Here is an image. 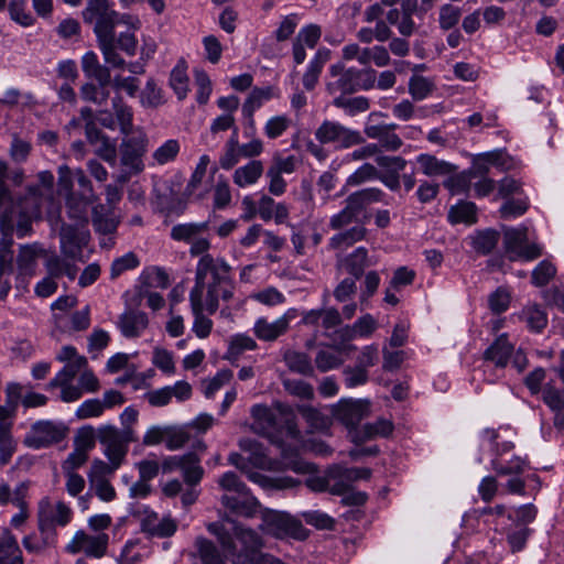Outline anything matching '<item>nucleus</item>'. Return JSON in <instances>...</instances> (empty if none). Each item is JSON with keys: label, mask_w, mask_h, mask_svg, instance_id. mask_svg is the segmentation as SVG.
<instances>
[{"label": "nucleus", "mask_w": 564, "mask_h": 564, "mask_svg": "<svg viewBox=\"0 0 564 564\" xmlns=\"http://www.w3.org/2000/svg\"><path fill=\"white\" fill-rule=\"evenodd\" d=\"M378 173L379 170L375 165L365 163L347 177L346 186H358L365 182L377 180Z\"/></svg>", "instance_id": "obj_62"}, {"label": "nucleus", "mask_w": 564, "mask_h": 564, "mask_svg": "<svg viewBox=\"0 0 564 564\" xmlns=\"http://www.w3.org/2000/svg\"><path fill=\"white\" fill-rule=\"evenodd\" d=\"M42 200V192L39 186H29L26 195L21 198L18 204L13 202L14 209L12 217L7 219L0 217V219L2 221H12L14 215L17 213L20 214L23 219L19 221L17 226V236L24 238L31 231L30 220L39 217L41 214Z\"/></svg>", "instance_id": "obj_9"}, {"label": "nucleus", "mask_w": 564, "mask_h": 564, "mask_svg": "<svg viewBox=\"0 0 564 564\" xmlns=\"http://www.w3.org/2000/svg\"><path fill=\"white\" fill-rule=\"evenodd\" d=\"M208 230V221L178 224L171 229V238L175 241L191 243L195 238Z\"/></svg>", "instance_id": "obj_40"}, {"label": "nucleus", "mask_w": 564, "mask_h": 564, "mask_svg": "<svg viewBox=\"0 0 564 564\" xmlns=\"http://www.w3.org/2000/svg\"><path fill=\"white\" fill-rule=\"evenodd\" d=\"M433 90V82L424 76L414 75L409 80V93L414 100L425 99Z\"/></svg>", "instance_id": "obj_57"}, {"label": "nucleus", "mask_w": 564, "mask_h": 564, "mask_svg": "<svg viewBox=\"0 0 564 564\" xmlns=\"http://www.w3.org/2000/svg\"><path fill=\"white\" fill-rule=\"evenodd\" d=\"M448 220L452 224H475L477 220V207L473 202L460 200L448 210Z\"/></svg>", "instance_id": "obj_41"}, {"label": "nucleus", "mask_w": 564, "mask_h": 564, "mask_svg": "<svg viewBox=\"0 0 564 564\" xmlns=\"http://www.w3.org/2000/svg\"><path fill=\"white\" fill-rule=\"evenodd\" d=\"M520 321L524 322L530 330L540 333L547 325V316L538 304H529L519 313Z\"/></svg>", "instance_id": "obj_37"}, {"label": "nucleus", "mask_w": 564, "mask_h": 564, "mask_svg": "<svg viewBox=\"0 0 564 564\" xmlns=\"http://www.w3.org/2000/svg\"><path fill=\"white\" fill-rule=\"evenodd\" d=\"M481 446L487 445L491 451L494 457L500 458L507 453H510L514 448V444L511 441L502 440L499 430L485 429L481 434Z\"/></svg>", "instance_id": "obj_32"}, {"label": "nucleus", "mask_w": 564, "mask_h": 564, "mask_svg": "<svg viewBox=\"0 0 564 564\" xmlns=\"http://www.w3.org/2000/svg\"><path fill=\"white\" fill-rule=\"evenodd\" d=\"M82 14L85 23L94 24L93 30L102 56L115 62H118V58L111 48L112 29L118 24H126L133 31L140 28L138 18L115 11L107 0H88Z\"/></svg>", "instance_id": "obj_2"}, {"label": "nucleus", "mask_w": 564, "mask_h": 564, "mask_svg": "<svg viewBox=\"0 0 564 564\" xmlns=\"http://www.w3.org/2000/svg\"><path fill=\"white\" fill-rule=\"evenodd\" d=\"M180 152V143L177 140L170 139L153 152L154 161L160 164H166L173 161Z\"/></svg>", "instance_id": "obj_63"}, {"label": "nucleus", "mask_w": 564, "mask_h": 564, "mask_svg": "<svg viewBox=\"0 0 564 564\" xmlns=\"http://www.w3.org/2000/svg\"><path fill=\"white\" fill-rule=\"evenodd\" d=\"M86 226L83 224L62 226L59 232L61 250L66 258L75 260L82 256L83 248L89 240V232Z\"/></svg>", "instance_id": "obj_11"}, {"label": "nucleus", "mask_w": 564, "mask_h": 564, "mask_svg": "<svg viewBox=\"0 0 564 564\" xmlns=\"http://www.w3.org/2000/svg\"><path fill=\"white\" fill-rule=\"evenodd\" d=\"M397 128L395 123L366 124L364 132L369 139L378 141L380 152H395L403 145L402 139L394 132Z\"/></svg>", "instance_id": "obj_16"}, {"label": "nucleus", "mask_w": 564, "mask_h": 564, "mask_svg": "<svg viewBox=\"0 0 564 564\" xmlns=\"http://www.w3.org/2000/svg\"><path fill=\"white\" fill-rule=\"evenodd\" d=\"M555 265L549 260H543L532 271L531 282L533 285L542 288L549 284V282L555 276Z\"/></svg>", "instance_id": "obj_59"}, {"label": "nucleus", "mask_w": 564, "mask_h": 564, "mask_svg": "<svg viewBox=\"0 0 564 564\" xmlns=\"http://www.w3.org/2000/svg\"><path fill=\"white\" fill-rule=\"evenodd\" d=\"M544 403L553 411L560 412L564 409V392L547 383L542 391Z\"/></svg>", "instance_id": "obj_64"}, {"label": "nucleus", "mask_w": 564, "mask_h": 564, "mask_svg": "<svg viewBox=\"0 0 564 564\" xmlns=\"http://www.w3.org/2000/svg\"><path fill=\"white\" fill-rule=\"evenodd\" d=\"M112 108L120 132L124 135L132 134L134 132L132 109L122 100L121 96H116L112 99Z\"/></svg>", "instance_id": "obj_45"}, {"label": "nucleus", "mask_w": 564, "mask_h": 564, "mask_svg": "<svg viewBox=\"0 0 564 564\" xmlns=\"http://www.w3.org/2000/svg\"><path fill=\"white\" fill-rule=\"evenodd\" d=\"M315 139L322 144H336L337 149H348L365 143V139L359 131L330 120L323 121L316 129Z\"/></svg>", "instance_id": "obj_8"}, {"label": "nucleus", "mask_w": 564, "mask_h": 564, "mask_svg": "<svg viewBox=\"0 0 564 564\" xmlns=\"http://www.w3.org/2000/svg\"><path fill=\"white\" fill-rule=\"evenodd\" d=\"M111 48L113 53L116 54L117 61H112L110 58L107 59L106 56H104L105 62L110 65L113 68L124 69L127 62L126 59L119 54L118 51L123 52L127 56L132 57L137 54L138 51V39L133 31H126L120 32L119 34H116L115 29H112V39H111Z\"/></svg>", "instance_id": "obj_18"}, {"label": "nucleus", "mask_w": 564, "mask_h": 564, "mask_svg": "<svg viewBox=\"0 0 564 564\" xmlns=\"http://www.w3.org/2000/svg\"><path fill=\"white\" fill-rule=\"evenodd\" d=\"M109 536L106 533L89 535L85 531H77L66 550L72 554L84 552L87 556L100 558L106 554Z\"/></svg>", "instance_id": "obj_12"}, {"label": "nucleus", "mask_w": 564, "mask_h": 564, "mask_svg": "<svg viewBox=\"0 0 564 564\" xmlns=\"http://www.w3.org/2000/svg\"><path fill=\"white\" fill-rule=\"evenodd\" d=\"M102 205L93 208L91 221L95 230L101 235H112L116 232L119 220L110 213H104Z\"/></svg>", "instance_id": "obj_44"}, {"label": "nucleus", "mask_w": 564, "mask_h": 564, "mask_svg": "<svg viewBox=\"0 0 564 564\" xmlns=\"http://www.w3.org/2000/svg\"><path fill=\"white\" fill-rule=\"evenodd\" d=\"M85 134L89 144L94 147V153L110 166H116L118 160L116 140L105 134L96 123H89L85 129Z\"/></svg>", "instance_id": "obj_15"}, {"label": "nucleus", "mask_w": 564, "mask_h": 564, "mask_svg": "<svg viewBox=\"0 0 564 564\" xmlns=\"http://www.w3.org/2000/svg\"><path fill=\"white\" fill-rule=\"evenodd\" d=\"M0 564H24L18 541L9 531L0 540Z\"/></svg>", "instance_id": "obj_36"}, {"label": "nucleus", "mask_w": 564, "mask_h": 564, "mask_svg": "<svg viewBox=\"0 0 564 564\" xmlns=\"http://www.w3.org/2000/svg\"><path fill=\"white\" fill-rule=\"evenodd\" d=\"M264 166L260 160H251L235 170L232 175L234 183L239 187L253 185L262 176Z\"/></svg>", "instance_id": "obj_31"}, {"label": "nucleus", "mask_w": 564, "mask_h": 564, "mask_svg": "<svg viewBox=\"0 0 564 564\" xmlns=\"http://www.w3.org/2000/svg\"><path fill=\"white\" fill-rule=\"evenodd\" d=\"M386 194L377 187H367L351 193L346 198V206L357 216L370 204L382 202Z\"/></svg>", "instance_id": "obj_24"}, {"label": "nucleus", "mask_w": 564, "mask_h": 564, "mask_svg": "<svg viewBox=\"0 0 564 564\" xmlns=\"http://www.w3.org/2000/svg\"><path fill=\"white\" fill-rule=\"evenodd\" d=\"M253 419L252 430L263 436L270 437L276 425L274 412L267 405L256 404L251 408Z\"/></svg>", "instance_id": "obj_25"}, {"label": "nucleus", "mask_w": 564, "mask_h": 564, "mask_svg": "<svg viewBox=\"0 0 564 564\" xmlns=\"http://www.w3.org/2000/svg\"><path fill=\"white\" fill-rule=\"evenodd\" d=\"M274 97V88L272 86L254 87L242 105V115L253 124V113L263 102Z\"/></svg>", "instance_id": "obj_30"}, {"label": "nucleus", "mask_w": 564, "mask_h": 564, "mask_svg": "<svg viewBox=\"0 0 564 564\" xmlns=\"http://www.w3.org/2000/svg\"><path fill=\"white\" fill-rule=\"evenodd\" d=\"M248 478L264 489L285 490L297 487L301 484L300 480L290 476L269 477L257 471L249 473Z\"/></svg>", "instance_id": "obj_34"}, {"label": "nucleus", "mask_w": 564, "mask_h": 564, "mask_svg": "<svg viewBox=\"0 0 564 564\" xmlns=\"http://www.w3.org/2000/svg\"><path fill=\"white\" fill-rule=\"evenodd\" d=\"M416 162L422 173L430 177L449 175L456 170L454 164L427 153L417 155Z\"/></svg>", "instance_id": "obj_28"}, {"label": "nucleus", "mask_w": 564, "mask_h": 564, "mask_svg": "<svg viewBox=\"0 0 564 564\" xmlns=\"http://www.w3.org/2000/svg\"><path fill=\"white\" fill-rule=\"evenodd\" d=\"M372 264L373 262L365 247H357L350 253L337 257V268L355 279H360L365 274L366 269Z\"/></svg>", "instance_id": "obj_22"}, {"label": "nucleus", "mask_w": 564, "mask_h": 564, "mask_svg": "<svg viewBox=\"0 0 564 564\" xmlns=\"http://www.w3.org/2000/svg\"><path fill=\"white\" fill-rule=\"evenodd\" d=\"M296 411L302 415V417L310 424L312 429L324 430L328 426L327 416L312 405H297Z\"/></svg>", "instance_id": "obj_55"}, {"label": "nucleus", "mask_w": 564, "mask_h": 564, "mask_svg": "<svg viewBox=\"0 0 564 564\" xmlns=\"http://www.w3.org/2000/svg\"><path fill=\"white\" fill-rule=\"evenodd\" d=\"M149 139L144 131L135 130L132 134L126 135L118 148L120 165L122 167L118 181L128 182L131 176L144 171L143 156L148 152Z\"/></svg>", "instance_id": "obj_5"}, {"label": "nucleus", "mask_w": 564, "mask_h": 564, "mask_svg": "<svg viewBox=\"0 0 564 564\" xmlns=\"http://www.w3.org/2000/svg\"><path fill=\"white\" fill-rule=\"evenodd\" d=\"M218 485L225 491L220 499L225 508L246 517H252L257 512V498L236 473H225L219 477Z\"/></svg>", "instance_id": "obj_4"}, {"label": "nucleus", "mask_w": 564, "mask_h": 564, "mask_svg": "<svg viewBox=\"0 0 564 564\" xmlns=\"http://www.w3.org/2000/svg\"><path fill=\"white\" fill-rule=\"evenodd\" d=\"M283 388L285 391L302 400H311L314 398L313 386L300 379H283Z\"/></svg>", "instance_id": "obj_60"}, {"label": "nucleus", "mask_w": 564, "mask_h": 564, "mask_svg": "<svg viewBox=\"0 0 564 564\" xmlns=\"http://www.w3.org/2000/svg\"><path fill=\"white\" fill-rule=\"evenodd\" d=\"M328 51L319 50L308 63L307 69L303 75V86L306 90H313L315 88L324 64L328 59Z\"/></svg>", "instance_id": "obj_39"}, {"label": "nucleus", "mask_w": 564, "mask_h": 564, "mask_svg": "<svg viewBox=\"0 0 564 564\" xmlns=\"http://www.w3.org/2000/svg\"><path fill=\"white\" fill-rule=\"evenodd\" d=\"M95 196H88L78 193H69L66 196V208L69 218L77 224H88V207L94 203Z\"/></svg>", "instance_id": "obj_26"}, {"label": "nucleus", "mask_w": 564, "mask_h": 564, "mask_svg": "<svg viewBox=\"0 0 564 564\" xmlns=\"http://www.w3.org/2000/svg\"><path fill=\"white\" fill-rule=\"evenodd\" d=\"M97 438L104 446L108 460L120 467L129 449V444L137 442L133 429H117L113 425H102L97 430Z\"/></svg>", "instance_id": "obj_6"}, {"label": "nucleus", "mask_w": 564, "mask_h": 564, "mask_svg": "<svg viewBox=\"0 0 564 564\" xmlns=\"http://www.w3.org/2000/svg\"><path fill=\"white\" fill-rule=\"evenodd\" d=\"M370 402L368 400L343 399L334 408V417L348 429L356 427L368 416Z\"/></svg>", "instance_id": "obj_14"}, {"label": "nucleus", "mask_w": 564, "mask_h": 564, "mask_svg": "<svg viewBox=\"0 0 564 564\" xmlns=\"http://www.w3.org/2000/svg\"><path fill=\"white\" fill-rule=\"evenodd\" d=\"M184 481L189 487L198 485L204 476V469L200 466V458L197 454L189 452L185 454V460L181 469Z\"/></svg>", "instance_id": "obj_42"}, {"label": "nucleus", "mask_w": 564, "mask_h": 564, "mask_svg": "<svg viewBox=\"0 0 564 564\" xmlns=\"http://www.w3.org/2000/svg\"><path fill=\"white\" fill-rule=\"evenodd\" d=\"M283 468L293 470L296 474H312L315 471V466L301 459L296 451L282 447Z\"/></svg>", "instance_id": "obj_49"}, {"label": "nucleus", "mask_w": 564, "mask_h": 564, "mask_svg": "<svg viewBox=\"0 0 564 564\" xmlns=\"http://www.w3.org/2000/svg\"><path fill=\"white\" fill-rule=\"evenodd\" d=\"M117 326L126 338L140 337L149 326L147 313L128 308L119 315Z\"/></svg>", "instance_id": "obj_21"}, {"label": "nucleus", "mask_w": 564, "mask_h": 564, "mask_svg": "<svg viewBox=\"0 0 564 564\" xmlns=\"http://www.w3.org/2000/svg\"><path fill=\"white\" fill-rule=\"evenodd\" d=\"M490 465L498 476L520 475L529 468V462L520 456H513L507 463L500 458H492Z\"/></svg>", "instance_id": "obj_43"}, {"label": "nucleus", "mask_w": 564, "mask_h": 564, "mask_svg": "<svg viewBox=\"0 0 564 564\" xmlns=\"http://www.w3.org/2000/svg\"><path fill=\"white\" fill-rule=\"evenodd\" d=\"M203 564H226L217 546L205 538H197L195 542Z\"/></svg>", "instance_id": "obj_52"}, {"label": "nucleus", "mask_w": 564, "mask_h": 564, "mask_svg": "<svg viewBox=\"0 0 564 564\" xmlns=\"http://www.w3.org/2000/svg\"><path fill=\"white\" fill-rule=\"evenodd\" d=\"M503 247L510 261H532L542 254V248L538 243L529 242L528 228H505Z\"/></svg>", "instance_id": "obj_7"}, {"label": "nucleus", "mask_w": 564, "mask_h": 564, "mask_svg": "<svg viewBox=\"0 0 564 564\" xmlns=\"http://www.w3.org/2000/svg\"><path fill=\"white\" fill-rule=\"evenodd\" d=\"M73 512L63 501L53 506L47 498L41 500L37 511V524L42 535L54 536L55 528L65 527L72 520Z\"/></svg>", "instance_id": "obj_10"}, {"label": "nucleus", "mask_w": 564, "mask_h": 564, "mask_svg": "<svg viewBox=\"0 0 564 564\" xmlns=\"http://www.w3.org/2000/svg\"><path fill=\"white\" fill-rule=\"evenodd\" d=\"M334 106L343 108L349 116H355L358 112H365L370 108V102L367 97L358 96L354 98H345L338 96L334 99Z\"/></svg>", "instance_id": "obj_54"}, {"label": "nucleus", "mask_w": 564, "mask_h": 564, "mask_svg": "<svg viewBox=\"0 0 564 564\" xmlns=\"http://www.w3.org/2000/svg\"><path fill=\"white\" fill-rule=\"evenodd\" d=\"M300 523L289 514L279 511H267L261 524L262 531L276 538L294 535Z\"/></svg>", "instance_id": "obj_19"}, {"label": "nucleus", "mask_w": 564, "mask_h": 564, "mask_svg": "<svg viewBox=\"0 0 564 564\" xmlns=\"http://www.w3.org/2000/svg\"><path fill=\"white\" fill-rule=\"evenodd\" d=\"M231 267L224 258H214L207 253L200 257L195 270V284L189 295L203 299L206 289V311L216 313L219 299L229 301L234 294V283L230 276Z\"/></svg>", "instance_id": "obj_1"}, {"label": "nucleus", "mask_w": 564, "mask_h": 564, "mask_svg": "<svg viewBox=\"0 0 564 564\" xmlns=\"http://www.w3.org/2000/svg\"><path fill=\"white\" fill-rule=\"evenodd\" d=\"M64 437L65 430L63 426L52 421H37L26 435L25 444L33 448H43L61 442Z\"/></svg>", "instance_id": "obj_13"}, {"label": "nucleus", "mask_w": 564, "mask_h": 564, "mask_svg": "<svg viewBox=\"0 0 564 564\" xmlns=\"http://www.w3.org/2000/svg\"><path fill=\"white\" fill-rule=\"evenodd\" d=\"M189 302L193 315L195 317L193 332L197 337L206 338L210 334L213 327V322L203 314L206 305L204 306L203 299L197 296L195 297L193 295H189Z\"/></svg>", "instance_id": "obj_35"}, {"label": "nucleus", "mask_w": 564, "mask_h": 564, "mask_svg": "<svg viewBox=\"0 0 564 564\" xmlns=\"http://www.w3.org/2000/svg\"><path fill=\"white\" fill-rule=\"evenodd\" d=\"M6 173L7 164L0 161V217L4 219L11 218L14 209L13 199L4 185Z\"/></svg>", "instance_id": "obj_56"}, {"label": "nucleus", "mask_w": 564, "mask_h": 564, "mask_svg": "<svg viewBox=\"0 0 564 564\" xmlns=\"http://www.w3.org/2000/svg\"><path fill=\"white\" fill-rule=\"evenodd\" d=\"M43 252L39 243L21 246L17 258L19 273L26 276L33 275L37 267V259Z\"/></svg>", "instance_id": "obj_29"}, {"label": "nucleus", "mask_w": 564, "mask_h": 564, "mask_svg": "<svg viewBox=\"0 0 564 564\" xmlns=\"http://www.w3.org/2000/svg\"><path fill=\"white\" fill-rule=\"evenodd\" d=\"M292 120L286 115L271 117L264 124V134L269 139L281 137L290 127Z\"/></svg>", "instance_id": "obj_61"}, {"label": "nucleus", "mask_w": 564, "mask_h": 564, "mask_svg": "<svg viewBox=\"0 0 564 564\" xmlns=\"http://www.w3.org/2000/svg\"><path fill=\"white\" fill-rule=\"evenodd\" d=\"M87 366L86 358H77L75 362L66 364L56 376L50 380L46 384V390H52L57 388L58 386H65L66 383H72L77 373Z\"/></svg>", "instance_id": "obj_38"}, {"label": "nucleus", "mask_w": 564, "mask_h": 564, "mask_svg": "<svg viewBox=\"0 0 564 564\" xmlns=\"http://www.w3.org/2000/svg\"><path fill=\"white\" fill-rule=\"evenodd\" d=\"M367 229L362 225L352 226L330 237L328 247L334 250H344L365 239Z\"/></svg>", "instance_id": "obj_33"}, {"label": "nucleus", "mask_w": 564, "mask_h": 564, "mask_svg": "<svg viewBox=\"0 0 564 564\" xmlns=\"http://www.w3.org/2000/svg\"><path fill=\"white\" fill-rule=\"evenodd\" d=\"M140 102L144 108H158L165 102L163 90L153 78H149L142 89Z\"/></svg>", "instance_id": "obj_48"}, {"label": "nucleus", "mask_w": 564, "mask_h": 564, "mask_svg": "<svg viewBox=\"0 0 564 564\" xmlns=\"http://www.w3.org/2000/svg\"><path fill=\"white\" fill-rule=\"evenodd\" d=\"M141 530L152 538H170L176 532L177 522L171 516L160 518L156 512L145 509L141 519Z\"/></svg>", "instance_id": "obj_17"}, {"label": "nucleus", "mask_w": 564, "mask_h": 564, "mask_svg": "<svg viewBox=\"0 0 564 564\" xmlns=\"http://www.w3.org/2000/svg\"><path fill=\"white\" fill-rule=\"evenodd\" d=\"M82 69L87 77L95 78L98 84L109 85L111 80L110 70L99 63L95 52H86L82 57Z\"/></svg>", "instance_id": "obj_27"}, {"label": "nucleus", "mask_w": 564, "mask_h": 564, "mask_svg": "<svg viewBox=\"0 0 564 564\" xmlns=\"http://www.w3.org/2000/svg\"><path fill=\"white\" fill-rule=\"evenodd\" d=\"M377 327L376 319L370 315L366 314L359 317L352 325V327H345L341 330V336L346 339H352L356 336L368 337L373 333Z\"/></svg>", "instance_id": "obj_47"}, {"label": "nucleus", "mask_w": 564, "mask_h": 564, "mask_svg": "<svg viewBox=\"0 0 564 564\" xmlns=\"http://www.w3.org/2000/svg\"><path fill=\"white\" fill-rule=\"evenodd\" d=\"M294 317L295 313L293 310L288 311L284 315L273 322H269L267 318L260 317L254 323V334L261 340L273 341L286 333L290 322Z\"/></svg>", "instance_id": "obj_20"}, {"label": "nucleus", "mask_w": 564, "mask_h": 564, "mask_svg": "<svg viewBox=\"0 0 564 564\" xmlns=\"http://www.w3.org/2000/svg\"><path fill=\"white\" fill-rule=\"evenodd\" d=\"M513 345L507 334L500 335L484 352V359L491 361L498 368H505L513 354Z\"/></svg>", "instance_id": "obj_23"}, {"label": "nucleus", "mask_w": 564, "mask_h": 564, "mask_svg": "<svg viewBox=\"0 0 564 564\" xmlns=\"http://www.w3.org/2000/svg\"><path fill=\"white\" fill-rule=\"evenodd\" d=\"M283 359L291 371L303 376L314 375V368L307 354L289 350L284 354Z\"/></svg>", "instance_id": "obj_46"}, {"label": "nucleus", "mask_w": 564, "mask_h": 564, "mask_svg": "<svg viewBox=\"0 0 564 564\" xmlns=\"http://www.w3.org/2000/svg\"><path fill=\"white\" fill-rule=\"evenodd\" d=\"M393 423L387 419H378L375 423L364 425L360 435H357L359 442H364L377 436L387 437L393 432Z\"/></svg>", "instance_id": "obj_51"}, {"label": "nucleus", "mask_w": 564, "mask_h": 564, "mask_svg": "<svg viewBox=\"0 0 564 564\" xmlns=\"http://www.w3.org/2000/svg\"><path fill=\"white\" fill-rule=\"evenodd\" d=\"M139 264L140 260L138 256L132 251L127 252L112 261L110 267V279L115 280L123 272L135 269Z\"/></svg>", "instance_id": "obj_58"}, {"label": "nucleus", "mask_w": 564, "mask_h": 564, "mask_svg": "<svg viewBox=\"0 0 564 564\" xmlns=\"http://www.w3.org/2000/svg\"><path fill=\"white\" fill-rule=\"evenodd\" d=\"M107 86L108 85L86 83L80 88L82 98L95 105L102 106L109 98Z\"/></svg>", "instance_id": "obj_53"}, {"label": "nucleus", "mask_w": 564, "mask_h": 564, "mask_svg": "<svg viewBox=\"0 0 564 564\" xmlns=\"http://www.w3.org/2000/svg\"><path fill=\"white\" fill-rule=\"evenodd\" d=\"M343 349L335 347V350L321 349L315 357V365L321 372H326L340 367L344 359L340 357Z\"/></svg>", "instance_id": "obj_50"}, {"label": "nucleus", "mask_w": 564, "mask_h": 564, "mask_svg": "<svg viewBox=\"0 0 564 564\" xmlns=\"http://www.w3.org/2000/svg\"><path fill=\"white\" fill-rule=\"evenodd\" d=\"M377 72L371 67L346 68L341 62L335 63L328 68V79L326 90L330 95L337 93L340 96L350 95L359 90H370L375 88Z\"/></svg>", "instance_id": "obj_3"}]
</instances>
